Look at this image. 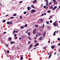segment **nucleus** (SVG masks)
<instances>
[{"instance_id": "nucleus-1", "label": "nucleus", "mask_w": 60, "mask_h": 60, "mask_svg": "<svg viewBox=\"0 0 60 60\" xmlns=\"http://www.w3.org/2000/svg\"><path fill=\"white\" fill-rule=\"evenodd\" d=\"M36 29H34L33 31V33L34 34H35L36 33Z\"/></svg>"}, {"instance_id": "nucleus-2", "label": "nucleus", "mask_w": 60, "mask_h": 60, "mask_svg": "<svg viewBox=\"0 0 60 60\" xmlns=\"http://www.w3.org/2000/svg\"><path fill=\"white\" fill-rule=\"evenodd\" d=\"M35 11V10H34V9H33L30 12L32 13H34Z\"/></svg>"}, {"instance_id": "nucleus-3", "label": "nucleus", "mask_w": 60, "mask_h": 60, "mask_svg": "<svg viewBox=\"0 0 60 60\" xmlns=\"http://www.w3.org/2000/svg\"><path fill=\"white\" fill-rule=\"evenodd\" d=\"M23 55H22L21 56V58H20V59L21 60H22L23 59Z\"/></svg>"}, {"instance_id": "nucleus-4", "label": "nucleus", "mask_w": 60, "mask_h": 60, "mask_svg": "<svg viewBox=\"0 0 60 60\" xmlns=\"http://www.w3.org/2000/svg\"><path fill=\"white\" fill-rule=\"evenodd\" d=\"M53 25H54V26H57V24H56V22H54L53 23Z\"/></svg>"}, {"instance_id": "nucleus-5", "label": "nucleus", "mask_w": 60, "mask_h": 60, "mask_svg": "<svg viewBox=\"0 0 60 60\" xmlns=\"http://www.w3.org/2000/svg\"><path fill=\"white\" fill-rule=\"evenodd\" d=\"M57 2L56 1H54L53 2V3L54 4H55H55H57Z\"/></svg>"}, {"instance_id": "nucleus-6", "label": "nucleus", "mask_w": 60, "mask_h": 60, "mask_svg": "<svg viewBox=\"0 0 60 60\" xmlns=\"http://www.w3.org/2000/svg\"><path fill=\"white\" fill-rule=\"evenodd\" d=\"M27 8L28 9V11H29L30 9H31V7H27Z\"/></svg>"}, {"instance_id": "nucleus-7", "label": "nucleus", "mask_w": 60, "mask_h": 60, "mask_svg": "<svg viewBox=\"0 0 60 60\" xmlns=\"http://www.w3.org/2000/svg\"><path fill=\"white\" fill-rule=\"evenodd\" d=\"M8 39H9V41H11V37H9L8 38Z\"/></svg>"}, {"instance_id": "nucleus-8", "label": "nucleus", "mask_w": 60, "mask_h": 60, "mask_svg": "<svg viewBox=\"0 0 60 60\" xmlns=\"http://www.w3.org/2000/svg\"><path fill=\"white\" fill-rule=\"evenodd\" d=\"M37 2V0H35L34 1H33V3H35V2Z\"/></svg>"}, {"instance_id": "nucleus-9", "label": "nucleus", "mask_w": 60, "mask_h": 60, "mask_svg": "<svg viewBox=\"0 0 60 60\" xmlns=\"http://www.w3.org/2000/svg\"><path fill=\"white\" fill-rule=\"evenodd\" d=\"M32 46H33V45L32 44H31L30 45V48H31V47Z\"/></svg>"}, {"instance_id": "nucleus-10", "label": "nucleus", "mask_w": 60, "mask_h": 60, "mask_svg": "<svg viewBox=\"0 0 60 60\" xmlns=\"http://www.w3.org/2000/svg\"><path fill=\"white\" fill-rule=\"evenodd\" d=\"M42 39V37H41L39 38V40H41Z\"/></svg>"}, {"instance_id": "nucleus-11", "label": "nucleus", "mask_w": 60, "mask_h": 60, "mask_svg": "<svg viewBox=\"0 0 60 60\" xmlns=\"http://www.w3.org/2000/svg\"><path fill=\"white\" fill-rule=\"evenodd\" d=\"M31 7L32 8H34V6L33 5H31Z\"/></svg>"}, {"instance_id": "nucleus-12", "label": "nucleus", "mask_w": 60, "mask_h": 60, "mask_svg": "<svg viewBox=\"0 0 60 60\" xmlns=\"http://www.w3.org/2000/svg\"><path fill=\"white\" fill-rule=\"evenodd\" d=\"M46 5L47 6H48V5H49V3H46Z\"/></svg>"}, {"instance_id": "nucleus-13", "label": "nucleus", "mask_w": 60, "mask_h": 60, "mask_svg": "<svg viewBox=\"0 0 60 60\" xmlns=\"http://www.w3.org/2000/svg\"><path fill=\"white\" fill-rule=\"evenodd\" d=\"M56 33V31H55L53 33V35L54 36H55V35H56V34H55Z\"/></svg>"}, {"instance_id": "nucleus-14", "label": "nucleus", "mask_w": 60, "mask_h": 60, "mask_svg": "<svg viewBox=\"0 0 60 60\" xmlns=\"http://www.w3.org/2000/svg\"><path fill=\"white\" fill-rule=\"evenodd\" d=\"M22 28H24V26H21V27L20 28V29H22Z\"/></svg>"}, {"instance_id": "nucleus-15", "label": "nucleus", "mask_w": 60, "mask_h": 60, "mask_svg": "<svg viewBox=\"0 0 60 60\" xmlns=\"http://www.w3.org/2000/svg\"><path fill=\"white\" fill-rule=\"evenodd\" d=\"M46 35V32H44V34H43V36H44Z\"/></svg>"}, {"instance_id": "nucleus-16", "label": "nucleus", "mask_w": 60, "mask_h": 60, "mask_svg": "<svg viewBox=\"0 0 60 60\" xmlns=\"http://www.w3.org/2000/svg\"><path fill=\"white\" fill-rule=\"evenodd\" d=\"M51 54L49 55V57L48 58L49 59V58H50V57H51Z\"/></svg>"}, {"instance_id": "nucleus-17", "label": "nucleus", "mask_w": 60, "mask_h": 60, "mask_svg": "<svg viewBox=\"0 0 60 60\" xmlns=\"http://www.w3.org/2000/svg\"><path fill=\"white\" fill-rule=\"evenodd\" d=\"M45 1L46 3H49V1L48 0H45Z\"/></svg>"}, {"instance_id": "nucleus-18", "label": "nucleus", "mask_w": 60, "mask_h": 60, "mask_svg": "<svg viewBox=\"0 0 60 60\" xmlns=\"http://www.w3.org/2000/svg\"><path fill=\"white\" fill-rule=\"evenodd\" d=\"M10 24H12V22H11V21H10Z\"/></svg>"}, {"instance_id": "nucleus-19", "label": "nucleus", "mask_w": 60, "mask_h": 60, "mask_svg": "<svg viewBox=\"0 0 60 60\" xmlns=\"http://www.w3.org/2000/svg\"><path fill=\"white\" fill-rule=\"evenodd\" d=\"M17 15V14H14L13 16H16Z\"/></svg>"}, {"instance_id": "nucleus-20", "label": "nucleus", "mask_w": 60, "mask_h": 60, "mask_svg": "<svg viewBox=\"0 0 60 60\" xmlns=\"http://www.w3.org/2000/svg\"><path fill=\"white\" fill-rule=\"evenodd\" d=\"M46 24H49V22L48 21L47 22H46Z\"/></svg>"}, {"instance_id": "nucleus-21", "label": "nucleus", "mask_w": 60, "mask_h": 60, "mask_svg": "<svg viewBox=\"0 0 60 60\" xmlns=\"http://www.w3.org/2000/svg\"><path fill=\"white\" fill-rule=\"evenodd\" d=\"M48 12V13H50V10H48L47 11Z\"/></svg>"}, {"instance_id": "nucleus-22", "label": "nucleus", "mask_w": 60, "mask_h": 60, "mask_svg": "<svg viewBox=\"0 0 60 60\" xmlns=\"http://www.w3.org/2000/svg\"><path fill=\"white\" fill-rule=\"evenodd\" d=\"M27 26V25L26 24H25V26H24L25 27H26Z\"/></svg>"}, {"instance_id": "nucleus-23", "label": "nucleus", "mask_w": 60, "mask_h": 60, "mask_svg": "<svg viewBox=\"0 0 60 60\" xmlns=\"http://www.w3.org/2000/svg\"><path fill=\"white\" fill-rule=\"evenodd\" d=\"M7 24H10V22H7Z\"/></svg>"}, {"instance_id": "nucleus-24", "label": "nucleus", "mask_w": 60, "mask_h": 60, "mask_svg": "<svg viewBox=\"0 0 60 60\" xmlns=\"http://www.w3.org/2000/svg\"><path fill=\"white\" fill-rule=\"evenodd\" d=\"M38 34V35H39V36H40V35H41V34L39 33Z\"/></svg>"}, {"instance_id": "nucleus-25", "label": "nucleus", "mask_w": 60, "mask_h": 60, "mask_svg": "<svg viewBox=\"0 0 60 60\" xmlns=\"http://www.w3.org/2000/svg\"><path fill=\"white\" fill-rule=\"evenodd\" d=\"M26 12L25 11L23 13L24 14H26Z\"/></svg>"}, {"instance_id": "nucleus-26", "label": "nucleus", "mask_w": 60, "mask_h": 60, "mask_svg": "<svg viewBox=\"0 0 60 60\" xmlns=\"http://www.w3.org/2000/svg\"><path fill=\"white\" fill-rule=\"evenodd\" d=\"M5 21H6V20H4L2 21V22L3 23H4V22H5Z\"/></svg>"}, {"instance_id": "nucleus-27", "label": "nucleus", "mask_w": 60, "mask_h": 60, "mask_svg": "<svg viewBox=\"0 0 60 60\" xmlns=\"http://www.w3.org/2000/svg\"><path fill=\"white\" fill-rule=\"evenodd\" d=\"M52 49H54V47L53 46V45H52Z\"/></svg>"}, {"instance_id": "nucleus-28", "label": "nucleus", "mask_w": 60, "mask_h": 60, "mask_svg": "<svg viewBox=\"0 0 60 60\" xmlns=\"http://www.w3.org/2000/svg\"><path fill=\"white\" fill-rule=\"evenodd\" d=\"M40 21L41 22H42V21H43V19H41L40 20Z\"/></svg>"}, {"instance_id": "nucleus-29", "label": "nucleus", "mask_w": 60, "mask_h": 60, "mask_svg": "<svg viewBox=\"0 0 60 60\" xmlns=\"http://www.w3.org/2000/svg\"><path fill=\"white\" fill-rule=\"evenodd\" d=\"M28 38L29 39V40H31V38L30 37H28Z\"/></svg>"}, {"instance_id": "nucleus-30", "label": "nucleus", "mask_w": 60, "mask_h": 60, "mask_svg": "<svg viewBox=\"0 0 60 60\" xmlns=\"http://www.w3.org/2000/svg\"><path fill=\"white\" fill-rule=\"evenodd\" d=\"M22 38H23V39H24V38H25V36H22Z\"/></svg>"}, {"instance_id": "nucleus-31", "label": "nucleus", "mask_w": 60, "mask_h": 60, "mask_svg": "<svg viewBox=\"0 0 60 60\" xmlns=\"http://www.w3.org/2000/svg\"><path fill=\"white\" fill-rule=\"evenodd\" d=\"M10 42L11 44H12L13 43V42H12L11 41H10Z\"/></svg>"}, {"instance_id": "nucleus-32", "label": "nucleus", "mask_w": 60, "mask_h": 60, "mask_svg": "<svg viewBox=\"0 0 60 60\" xmlns=\"http://www.w3.org/2000/svg\"><path fill=\"white\" fill-rule=\"evenodd\" d=\"M30 32H29L28 33V34L29 36H30Z\"/></svg>"}, {"instance_id": "nucleus-33", "label": "nucleus", "mask_w": 60, "mask_h": 60, "mask_svg": "<svg viewBox=\"0 0 60 60\" xmlns=\"http://www.w3.org/2000/svg\"><path fill=\"white\" fill-rule=\"evenodd\" d=\"M54 8L55 9H56L57 8V7L56 6H55L54 7Z\"/></svg>"}, {"instance_id": "nucleus-34", "label": "nucleus", "mask_w": 60, "mask_h": 60, "mask_svg": "<svg viewBox=\"0 0 60 60\" xmlns=\"http://www.w3.org/2000/svg\"><path fill=\"white\" fill-rule=\"evenodd\" d=\"M52 7H53L52 6H50V9H52Z\"/></svg>"}, {"instance_id": "nucleus-35", "label": "nucleus", "mask_w": 60, "mask_h": 60, "mask_svg": "<svg viewBox=\"0 0 60 60\" xmlns=\"http://www.w3.org/2000/svg\"><path fill=\"white\" fill-rule=\"evenodd\" d=\"M17 38H18V37H16L15 38V39H17Z\"/></svg>"}, {"instance_id": "nucleus-36", "label": "nucleus", "mask_w": 60, "mask_h": 60, "mask_svg": "<svg viewBox=\"0 0 60 60\" xmlns=\"http://www.w3.org/2000/svg\"><path fill=\"white\" fill-rule=\"evenodd\" d=\"M46 6H44V8H45V9L46 8Z\"/></svg>"}, {"instance_id": "nucleus-37", "label": "nucleus", "mask_w": 60, "mask_h": 60, "mask_svg": "<svg viewBox=\"0 0 60 60\" xmlns=\"http://www.w3.org/2000/svg\"><path fill=\"white\" fill-rule=\"evenodd\" d=\"M50 23H52V20H50Z\"/></svg>"}, {"instance_id": "nucleus-38", "label": "nucleus", "mask_w": 60, "mask_h": 60, "mask_svg": "<svg viewBox=\"0 0 60 60\" xmlns=\"http://www.w3.org/2000/svg\"><path fill=\"white\" fill-rule=\"evenodd\" d=\"M39 43H37V44H36L35 45H39Z\"/></svg>"}, {"instance_id": "nucleus-39", "label": "nucleus", "mask_w": 60, "mask_h": 60, "mask_svg": "<svg viewBox=\"0 0 60 60\" xmlns=\"http://www.w3.org/2000/svg\"><path fill=\"white\" fill-rule=\"evenodd\" d=\"M35 27H38V25H36L35 26Z\"/></svg>"}, {"instance_id": "nucleus-40", "label": "nucleus", "mask_w": 60, "mask_h": 60, "mask_svg": "<svg viewBox=\"0 0 60 60\" xmlns=\"http://www.w3.org/2000/svg\"><path fill=\"white\" fill-rule=\"evenodd\" d=\"M30 43H31V41H29L28 42V44H29Z\"/></svg>"}, {"instance_id": "nucleus-41", "label": "nucleus", "mask_w": 60, "mask_h": 60, "mask_svg": "<svg viewBox=\"0 0 60 60\" xmlns=\"http://www.w3.org/2000/svg\"><path fill=\"white\" fill-rule=\"evenodd\" d=\"M14 37H15L16 36V34H15L14 35Z\"/></svg>"}, {"instance_id": "nucleus-42", "label": "nucleus", "mask_w": 60, "mask_h": 60, "mask_svg": "<svg viewBox=\"0 0 60 60\" xmlns=\"http://www.w3.org/2000/svg\"><path fill=\"white\" fill-rule=\"evenodd\" d=\"M14 33H15V32H16V30H15L14 31Z\"/></svg>"}, {"instance_id": "nucleus-43", "label": "nucleus", "mask_w": 60, "mask_h": 60, "mask_svg": "<svg viewBox=\"0 0 60 60\" xmlns=\"http://www.w3.org/2000/svg\"><path fill=\"white\" fill-rule=\"evenodd\" d=\"M22 1H21V2H20L19 3V4H20V3H22Z\"/></svg>"}, {"instance_id": "nucleus-44", "label": "nucleus", "mask_w": 60, "mask_h": 60, "mask_svg": "<svg viewBox=\"0 0 60 60\" xmlns=\"http://www.w3.org/2000/svg\"><path fill=\"white\" fill-rule=\"evenodd\" d=\"M28 33V31H26V34H27V33Z\"/></svg>"}, {"instance_id": "nucleus-45", "label": "nucleus", "mask_w": 60, "mask_h": 60, "mask_svg": "<svg viewBox=\"0 0 60 60\" xmlns=\"http://www.w3.org/2000/svg\"><path fill=\"white\" fill-rule=\"evenodd\" d=\"M60 39V38H57V40H58V41H59Z\"/></svg>"}, {"instance_id": "nucleus-46", "label": "nucleus", "mask_w": 60, "mask_h": 60, "mask_svg": "<svg viewBox=\"0 0 60 60\" xmlns=\"http://www.w3.org/2000/svg\"><path fill=\"white\" fill-rule=\"evenodd\" d=\"M9 53V50H8L7 51V53Z\"/></svg>"}, {"instance_id": "nucleus-47", "label": "nucleus", "mask_w": 60, "mask_h": 60, "mask_svg": "<svg viewBox=\"0 0 60 60\" xmlns=\"http://www.w3.org/2000/svg\"><path fill=\"white\" fill-rule=\"evenodd\" d=\"M14 17H12L11 18V19H12Z\"/></svg>"}, {"instance_id": "nucleus-48", "label": "nucleus", "mask_w": 60, "mask_h": 60, "mask_svg": "<svg viewBox=\"0 0 60 60\" xmlns=\"http://www.w3.org/2000/svg\"><path fill=\"white\" fill-rule=\"evenodd\" d=\"M55 8H54L52 9L53 10V11H54V10H55Z\"/></svg>"}, {"instance_id": "nucleus-49", "label": "nucleus", "mask_w": 60, "mask_h": 60, "mask_svg": "<svg viewBox=\"0 0 60 60\" xmlns=\"http://www.w3.org/2000/svg\"><path fill=\"white\" fill-rule=\"evenodd\" d=\"M34 39H35V40H36V39H37V38H36V37H35L34 38Z\"/></svg>"}, {"instance_id": "nucleus-50", "label": "nucleus", "mask_w": 60, "mask_h": 60, "mask_svg": "<svg viewBox=\"0 0 60 60\" xmlns=\"http://www.w3.org/2000/svg\"><path fill=\"white\" fill-rule=\"evenodd\" d=\"M56 52H55L54 53V55H56Z\"/></svg>"}, {"instance_id": "nucleus-51", "label": "nucleus", "mask_w": 60, "mask_h": 60, "mask_svg": "<svg viewBox=\"0 0 60 60\" xmlns=\"http://www.w3.org/2000/svg\"><path fill=\"white\" fill-rule=\"evenodd\" d=\"M6 32H4L3 34H6Z\"/></svg>"}, {"instance_id": "nucleus-52", "label": "nucleus", "mask_w": 60, "mask_h": 60, "mask_svg": "<svg viewBox=\"0 0 60 60\" xmlns=\"http://www.w3.org/2000/svg\"><path fill=\"white\" fill-rule=\"evenodd\" d=\"M51 2H50V3H49V5H50V4H51Z\"/></svg>"}, {"instance_id": "nucleus-53", "label": "nucleus", "mask_w": 60, "mask_h": 60, "mask_svg": "<svg viewBox=\"0 0 60 60\" xmlns=\"http://www.w3.org/2000/svg\"><path fill=\"white\" fill-rule=\"evenodd\" d=\"M44 14H42V15H41V16H44Z\"/></svg>"}, {"instance_id": "nucleus-54", "label": "nucleus", "mask_w": 60, "mask_h": 60, "mask_svg": "<svg viewBox=\"0 0 60 60\" xmlns=\"http://www.w3.org/2000/svg\"><path fill=\"white\" fill-rule=\"evenodd\" d=\"M37 42V41H36V40H35V42L36 43Z\"/></svg>"}, {"instance_id": "nucleus-55", "label": "nucleus", "mask_w": 60, "mask_h": 60, "mask_svg": "<svg viewBox=\"0 0 60 60\" xmlns=\"http://www.w3.org/2000/svg\"><path fill=\"white\" fill-rule=\"evenodd\" d=\"M50 54L49 53H47V55H49Z\"/></svg>"}, {"instance_id": "nucleus-56", "label": "nucleus", "mask_w": 60, "mask_h": 60, "mask_svg": "<svg viewBox=\"0 0 60 60\" xmlns=\"http://www.w3.org/2000/svg\"><path fill=\"white\" fill-rule=\"evenodd\" d=\"M41 7H42V6H43V5H42V4H41Z\"/></svg>"}, {"instance_id": "nucleus-57", "label": "nucleus", "mask_w": 60, "mask_h": 60, "mask_svg": "<svg viewBox=\"0 0 60 60\" xmlns=\"http://www.w3.org/2000/svg\"><path fill=\"white\" fill-rule=\"evenodd\" d=\"M46 14H46V13H44V15H46Z\"/></svg>"}, {"instance_id": "nucleus-58", "label": "nucleus", "mask_w": 60, "mask_h": 60, "mask_svg": "<svg viewBox=\"0 0 60 60\" xmlns=\"http://www.w3.org/2000/svg\"><path fill=\"white\" fill-rule=\"evenodd\" d=\"M8 44H7L6 46V47H8Z\"/></svg>"}, {"instance_id": "nucleus-59", "label": "nucleus", "mask_w": 60, "mask_h": 60, "mask_svg": "<svg viewBox=\"0 0 60 60\" xmlns=\"http://www.w3.org/2000/svg\"><path fill=\"white\" fill-rule=\"evenodd\" d=\"M45 26V25H44V24H43V27H44V26Z\"/></svg>"}, {"instance_id": "nucleus-60", "label": "nucleus", "mask_w": 60, "mask_h": 60, "mask_svg": "<svg viewBox=\"0 0 60 60\" xmlns=\"http://www.w3.org/2000/svg\"><path fill=\"white\" fill-rule=\"evenodd\" d=\"M48 29H49V26H48Z\"/></svg>"}, {"instance_id": "nucleus-61", "label": "nucleus", "mask_w": 60, "mask_h": 60, "mask_svg": "<svg viewBox=\"0 0 60 60\" xmlns=\"http://www.w3.org/2000/svg\"><path fill=\"white\" fill-rule=\"evenodd\" d=\"M53 2H55V1H56V0H53Z\"/></svg>"}, {"instance_id": "nucleus-62", "label": "nucleus", "mask_w": 60, "mask_h": 60, "mask_svg": "<svg viewBox=\"0 0 60 60\" xmlns=\"http://www.w3.org/2000/svg\"><path fill=\"white\" fill-rule=\"evenodd\" d=\"M58 32V30H57L56 32V33H57Z\"/></svg>"}, {"instance_id": "nucleus-63", "label": "nucleus", "mask_w": 60, "mask_h": 60, "mask_svg": "<svg viewBox=\"0 0 60 60\" xmlns=\"http://www.w3.org/2000/svg\"><path fill=\"white\" fill-rule=\"evenodd\" d=\"M58 45L59 46H60V44L59 43L58 44Z\"/></svg>"}, {"instance_id": "nucleus-64", "label": "nucleus", "mask_w": 60, "mask_h": 60, "mask_svg": "<svg viewBox=\"0 0 60 60\" xmlns=\"http://www.w3.org/2000/svg\"><path fill=\"white\" fill-rule=\"evenodd\" d=\"M8 15L7 14L6 15V16H8Z\"/></svg>"}]
</instances>
